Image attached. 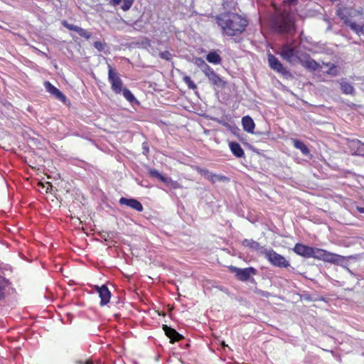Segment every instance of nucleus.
<instances>
[{"instance_id": "49530a36", "label": "nucleus", "mask_w": 364, "mask_h": 364, "mask_svg": "<svg viewBox=\"0 0 364 364\" xmlns=\"http://www.w3.org/2000/svg\"><path fill=\"white\" fill-rule=\"evenodd\" d=\"M355 43H360L359 42H358L357 41H354Z\"/></svg>"}, {"instance_id": "6ab92c4d", "label": "nucleus", "mask_w": 364, "mask_h": 364, "mask_svg": "<svg viewBox=\"0 0 364 364\" xmlns=\"http://www.w3.org/2000/svg\"><path fill=\"white\" fill-rule=\"evenodd\" d=\"M292 143L294 146L299 149L304 155L307 156L310 154L309 149L302 141L298 139H292Z\"/></svg>"}, {"instance_id": "4468645a", "label": "nucleus", "mask_w": 364, "mask_h": 364, "mask_svg": "<svg viewBox=\"0 0 364 364\" xmlns=\"http://www.w3.org/2000/svg\"><path fill=\"white\" fill-rule=\"evenodd\" d=\"M311 247L301 243H296L293 248L296 255L306 258L311 257Z\"/></svg>"}, {"instance_id": "58836bf2", "label": "nucleus", "mask_w": 364, "mask_h": 364, "mask_svg": "<svg viewBox=\"0 0 364 364\" xmlns=\"http://www.w3.org/2000/svg\"><path fill=\"white\" fill-rule=\"evenodd\" d=\"M46 184H47V187H46V193H48V192L49 187H50V188H52V185H51V183H49V182H47V183H46Z\"/></svg>"}, {"instance_id": "f704fd0d", "label": "nucleus", "mask_w": 364, "mask_h": 364, "mask_svg": "<svg viewBox=\"0 0 364 364\" xmlns=\"http://www.w3.org/2000/svg\"><path fill=\"white\" fill-rule=\"evenodd\" d=\"M217 73L212 68L209 72H208L205 75L208 79V81H210L211 79L215 77Z\"/></svg>"}, {"instance_id": "c03bdc74", "label": "nucleus", "mask_w": 364, "mask_h": 364, "mask_svg": "<svg viewBox=\"0 0 364 364\" xmlns=\"http://www.w3.org/2000/svg\"><path fill=\"white\" fill-rule=\"evenodd\" d=\"M282 46H291V45H290V44H289L288 43H284Z\"/></svg>"}, {"instance_id": "20e7f679", "label": "nucleus", "mask_w": 364, "mask_h": 364, "mask_svg": "<svg viewBox=\"0 0 364 364\" xmlns=\"http://www.w3.org/2000/svg\"><path fill=\"white\" fill-rule=\"evenodd\" d=\"M299 47H282L281 56L287 62L292 64H303L308 61L309 55L299 50Z\"/></svg>"}, {"instance_id": "c756f323", "label": "nucleus", "mask_w": 364, "mask_h": 364, "mask_svg": "<svg viewBox=\"0 0 364 364\" xmlns=\"http://www.w3.org/2000/svg\"><path fill=\"white\" fill-rule=\"evenodd\" d=\"M62 24L63 25V26L67 28L68 30L75 31V33L79 27L78 26H76V25H74L72 23H69L67 21H63L62 22Z\"/></svg>"}, {"instance_id": "f3484780", "label": "nucleus", "mask_w": 364, "mask_h": 364, "mask_svg": "<svg viewBox=\"0 0 364 364\" xmlns=\"http://www.w3.org/2000/svg\"><path fill=\"white\" fill-rule=\"evenodd\" d=\"M230 149L233 154L237 158H242L245 156V152L240 144L235 141H232L229 144Z\"/></svg>"}, {"instance_id": "5701e85b", "label": "nucleus", "mask_w": 364, "mask_h": 364, "mask_svg": "<svg viewBox=\"0 0 364 364\" xmlns=\"http://www.w3.org/2000/svg\"><path fill=\"white\" fill-rule=\"evenodd\" d=\"M213 85L217 86L218 87L224 88L227 85V82L224 80L219 75L216 74L210 81H209Z\"/></svg>"}, {"instance_id": "cd10ccee", "label": "nucleus", "mask_w": 364, "mask_h": 364, "mask_svg": "<svg viewBox=\"0 0 364 364\" xmlns=\"http://www.w3.org/2000/svg\"><path fill=\"white\" fill-rule=\"evenodd\" d=\"M6 289V282L4 279L0 276V299L4 298V291Z\"/></svg>"}, {"instance_id": "0eeeda50", "label": "nucleus", "mask_w": 364, "mask_h": 364, "mask_svg": "<svg viewBox=\"0 0 364 364\" xmlns=\"http://www.w3.org/2000/svg\"><path fill=\"white\" fill-rule=\"evenodd\" d=\"M229 269L231 272L235 273L237 279L242 282H245L250 279L252 275L257 273V270L252 267L241 269L237 267L230 266Z\"/></svg>"}, {"instance_id": "423d86ee", "label": "nucleus", "mask_w": 364, "mask_h": 364, "mask_svg": "<svg viewBox=\"0 0 364 364\" xmlns=\"http://www.w3.org/2000/svg\"><path fill=\"white\" fill-rule=\"evenodd\" d=\"M262 253L273 266L280 268H287L290 266L289 261L284 256L276 252L273 249L265 250Z\"/></svg>"}, {"instance_id": "de8ad7c7", "label": "nucleus", "mask_w": 364, "mask_h": 364, "mask_svg": "<svg viewBox=\"0 0 364 364\" xmlns=\"http://www.w3.org/2000/svg\"><path fill=\"white\" fill-rule=\"evenodd\" d=\"M222 345H223V346H225V343H224V342H223V343H222Z\"/></svg>"}, {"instance_id": "1a4fd4ad", "label": "nucleus", "mask_w": 364, "mask_h": 364, "mask_svg": "<svg viewBox=\"0 0 364 364\" xmlns=\"http://www.w3.org/2000/svg\"><path fill=\"white\" fill-rule=\"evenodd\" d=\"M196 170L198 173L203 175L206 179L210 181L211 183H215L217 181H223L227 180V177L225 176L217 175L215 173H210L208 169L203 168L200 167H196Z\"/></svg>"}, {"instance_id": "e433bc0d", "label": "nucleus", "mask_w": 364, "mask_h": 364, "mask_svg": "<svg viewBox=\"0 0 364 364\" xmlns=\"http://www.w3.org/2000/svg\"><path fill=\"white\" fill-rule=\"evenodd\" d=\"M205 63L204 60H203L201 58H198L196 60V64L198 65V67H200L202 65V63Z\"/></svg>"}, {"instance_id": "79ce46f5", "label": "nucleus", "mask_w": 364, "mask_h": 364, "mask_svg": "<svg viewBox=\"0 0 364 364\" xmlns=\"http://www.w3.org/2000/svg\"><path fill=\"white\" fill-rule=\"evenodd\" d=\"M288 3L291 4H295L297 0H287Z\"/></svg>"}, {"instance_id": "b1692460", "label": "nucleus", "mask_w": 364, "mask_h": 364, "mask_svg": "<svg viewBox=\"0 0 364 364\" xmlns=\"http://www.w3.org/2000/svg\"><path fill=\"white\" fill-rule=\"evenodd\" d=\"M114 6L119 5L122 1L123 2L121 8L124 11L129 10L133 4L134 0H111Z\"/></svg>"}, {"instance_id": "a211bd4d", "label": "nucleus", "mask_w": 364, "mask_h": 364, "mask_svg": "<svg viewBox=\"0 0 364 364\" xmlns=\"http://www.w3.org/2000/svg\"><path fill=\"white\" fill-rule=\"evenodd\" d=\"M341 259H342L341 256L326 250L325 253H324V257H323V261L329 262V263H332V264H337L339 262H341Z\"/></svg>"}, {"instance_id": "dca6fc26", "label": "nucleus", "mask_w": 364, "mask_h": 364, "mask_svg": "<svg viewBox=\"0 0 364 364\" xmlns=\"http://www.w3.org/2000/svg\"><path fill=\"white\" fill-rule=\"evenodd\" d=\"M242 124L245 131L253 133L255 124L250 116H245L242 119Z\"/></svg>"}, {"instance_id": "37998d69", "label": "nucleus", "mask_w": 364, "mask_h": 364, "mask_svg": "<svg viewBox=\"0 0 364 364\" xmlns=\"http://www.w3.org/2000/svg\"><path fill=\"white\" fill-rule=\"evenodd\" d=\"M38 186H39L44 187V185H43V183H41V182H39V183H38Z\"/></svg>"}, {"instance_id": "39448f33", "label": "nucleus", "mask_w": 364, "mask_h": 364, "mask_svg": "<svg viewBox=\"0 0 364 364\" xmlns=\"http://www.w3.org/2000/svg\"><path fill=\"white\" fill-rule=\"evenodd\" d=\"M272 27L275 31L281 34H291L294 30L293 21L288 15L284 14L274 18Z\"/></svg>"}, {"instance_id": "f257e3e1", "label": "nucleus", "mask_w": 364, "mask_h": 364, "mask_svg": "<svg viewBox=\"0 0 364 364\" xmlns=\"http://www.w3.org/2000/svg\"><path fill=\"white\" fill-rule=\"evenodd\" d=\"M337 15L352 32L364 43V15L357 9L348 6H341L337 10Z\"/></svg>"}, {"instance_id": "7ed1b4c3", "label": "nucleus", "mask_w": 364, "mask_h": 364, "mask_svg": "<svg viewBox=\"0 0 364 364\" xmlns=\"http://www.w3.org/2000/svg\"><path fill=\"white\" fill-rule=\"evenodd\" d=\"M108 81L112 92L115 95L122 94L131 104L139 103L132 92L124 86L119 73L109 64L108 65Z\"/></svg>"}, {"instance_id": "412c9836", "label": "nucleus", "mask_w": 364, "mask_h": 364, "mask_svg": "<svg viewBox=\"0 0 364 364\" xmlns=\"http://www.w3.org/2000/svg\"><path fill=\"white\" fill-rule=\"evenodd\" d=\"M242 244L244 247L256 251L260 250L263 248L258 242L252 239H245Z\"/></svg>"}, {"instance_id": "4c0bfd02", "label": "nucleus", "mask_w": 364, "mask_h": 364, "mask_svg": "<svg viewBox=\"0 0 364 364\" xmlns=\"http://www.w3.org/2000/svg\"><path fill=\"white\" fill-rule=\"evenodd\" d=\"M259 294L263 296V297H266V298H268L269 296H270V293L268 292V291H259Z\"/></svg>"}, {"instance_id": "2f4dec72", "label": "nucleus", "mask_w": 364, "mask_h": 364, "mask_svg": "<svg viewBox=\"0 0 364 364\" xmlns=\"http://www.w3.org/2000/svg\"><path fill=\"white\" fill-rule=\"evenodd\" d=\"M303 64H306L309 67L312 68L313 69H316L318 66V63L315 60L310 59L309 56L308 58V61L304 62Z\"/></svg>"}, {"instance_id": "f8f14e48", "label": "nucleus", "mask_w": 364, "mask_h": 364, "mask_svg": "<svg viewBox=\"0 0 364 364\" xmlns=\"http://www.w3.org/2000/svg\"><path fill=\"white\" fill-rule=\"evenodd\" d=\"M44 86L46 90L53 95L56 99L63 102L66 101L65 95L61 91H60V90L53 85L50 82L46 81L44 82Z\"/></svg>"}, {"instance_id": "72a5a7b5", "label": "nucleus", "mask_w": 364, "mask_h": 364, "mask_svg": "<svg viewBox=\"0 0 364 364\" xmlns=\"http://www.w3.org/2000/svg\"><path fill=\"white\" fill-rule=\"evenodd\" d=\"M200 69L203 72L204 75H205L208 72H209L212 68L208 65L206 63H202V65L200 67Z\"/></svg>"}, {"instance_id": "7c9ffc66", "label": "nucleus", "mask_w": 364, "mask_h": 364, "mask_svg": "<svg viewBox=\"0 0 364 364\" xmlns=\"http://www.w3.org/2000/svg\"><path fill=\"white\" fill-rule=\"evenodd\" d=\"M159 56L162 59H164V60H171V58H172L171 53L169 51H168V50H165V51L161 52L159 53Z\"/></svg>"}, {"instance_id": "9b49d317", "label": "nucleus", "mask_w": 364, "mask_h": 364, "mask_svg": "<svg viewBox=\"0 0 364 364\" xmlns=\"http://www.w3.org/2000/svg\"><path fill=\"white\" fill-rule=\"evenodd\" d=\"M163 330L164 331L166 336L170 339V342L171 343L183 339V336L181 334L178 333L174 328L168 326L167 325H163Z\"/></svg>"}, {"instance_id": "473e14b6", "label": "nucleus", "mask_w": 364, "mask_h": 364, "mask_svg": "<svg viewBox=\"0 0 364 364\" xmlns=\"http://www.w3.org/2000/svg\"><path fill=\"white\" fill-rule=\"evenodd\" d=\"M326 73L331 75L336 76L338 75V70L336 66L333 64L331 65L328 70L326 71Z\"/></svg>"}, {"instance_id": "a878e982", "label": "nucleus", "mask_w": 364, "mask_h": 364, "mask_svg": "<svg viewBox=\"0 0 364 364\" xmlns=\"http://www.w3.org/2000/svg\"><path fill=\"white\" fill-rule=\"evenodd\" d=\"M183 81L188 86V87L191 90H195L197 88L195 82L191 80V78L189 76H185L183 77Z\"/></svg>"}, {"instance_id": "f03ea898", "label": "nucleus", "mask_w": 364, "mask_h": 364, "mask_svg": "<svg viewBox=\"0 0 364 364\" xmlns=\"http://www.w3.org/2000/svg\"><path fill=\"white\" fill-rule=\"evenodd\" d=\"M218 23L228 36L241 33L247 25V21L236 14H228L218 18Z\"/></svg>"}, {"instance_id": "aec40b11", "label": "nucleus", "mask_w": 364, "mask_h": 364, "mask_svg": "<svg viewBox=\"0 0 364 364\" xmlns=\"http://www.w3.org/2000/svg\"><path fill=\"white\" fill-rule=\"evenodd\" d=\"M341 92L345 95H354L355 92L353 86L342 80L340 82Z\"/></svg>"}, {"instance_id": "a18cd8bd", "label": "nucleus", "mask_w": 364, "mask_h": 364, "mask_svg": "<svg viewBox=\"0 0 364 364\" xmlns=\"http://www.w3.org/2000/svg\"><path fill=\"white\" fill-rule=\"evenodd\" d=\"M99 48V50H102L103 47L102 46H100V47H98Z\"/></svg>"}, {"instance_id": "ea45409f", "label": "nucleus", "mask_w": 364, "mask_h": 364, "mask_svg": "<svg viewBox=\"0 0 364 364\" xmlns=\"http://www.w3.org/2000/svg\"><path fill=\"white\" fill-rule=\"evenodd\" d=\"M357 210L358 212H360L361 213H364V208L357 207Z\"/></svg>"}, {"instance_id": "4be33fe9", "label": "nucleus", "mask_w": 364, "mask_h": 364, "mask_svg": "<svg viewBox=\"0 0 364 364\" xmlns=\"http://www.w3.org/2000/svg\"><path fill=\"white\" fill-rule=\"evenodd\" d=\"M206 60L210 63L218 65L220 64L222 61V58L220 55L216 53L215 51H210L208 54L206 55Z\"/></svg>"}, {"instance_id": "ddd939ff", "label": "nucleus", "mask_w": 364, "mask_h": 364, "mask_svg": "<svg viewBox=\"0 0 364 364\" xmlns=\"http://www.w3.org/2000/svg\"><path fill=\"white\" fill-rule=\"evenodd\" d=\"M119 202L121 205H127L138 212H141L144 210L142 204L134 198H127L122 197L119 199Z\"/></svg>"}, {"instance_id": "c85d7f7f", "label": "nucleus", "mask_w": 364, "mask_h": 364, "mask_svg": "<svg viewBox=\"0 0 364 364\" xmlns=\"http://www.w3.org/2000/svg\"><path fill=\"white\" fill-rule=\"evenodd\" d=\"M348 146L353 149L355 148H359L361 145V142L358 139H351L348 141Z\"/></svg>"}, {"instance_id": "9d476101", "label": "nucleus", "mask_w": 364, "mask_h": 364, "mask_svg": "<svg viewBox=\"0 0 364 364\" xmlns=\"http://www.w3.org/2000/svg\"><path fill=\"white\" fill-rule=\"evenodd\" d=\"M95 289L100 297V305L102 306L107 304L111 297V292L107 287L106 285L96 286Z\"/></svg>"}, {"instance_id": "6e6552de", "label": "nucleus", "mask_w": 364, "mask_h": 364, "mask_svg": "<svg viewBox=\"0 0 364 364\" xmlns=\"http://www.w3.org/2000/svg\"><path fill=\"white\" fill-rule=\"evenodd\" d=\"M268 63L271 69L280 73L284 77H287L291 75L290 72L283 66L281 62L270 53H268Z\"/></svg>"}, {"instance_id": "2eb2a0df", "label": "nucleus", "mask_w": 364, "mask_h": 364, "mask_svg": "<svg viewBox=\"0 0 364 364\" xmlns=\"http://www.w3.org/2000/svg\"><path fill=\"white\" fill-rule=\"evenodd\" d=\"M76 33L87 40H91L93 46H102V43L99 41L95 36H92L90 32L82 28L81 27H78Z\"/></svg>"}, {"instance_id": "c9c22d12", "label": "nucleus", "mask_w": 364, "mask_h": 364, "mask_svg": "<svg viewBox=\"0 0 364 364\" xmlns=\"http://www.w3.org/2000/svg\"><path fill=\"white\" fill-rule=\"evenodd\" d=\"M305 42H306V43H310V42L308 41L307 38H306V37H304V36H303V34H301V36H300V43H299V44H300V45H299V46H301V45H302L303 43H304Z\"/></svg>"}, {"instance_id": "a19ab883", "label": "nucleus", "mask_w": 364, "mask_h": 364, "mask_svg": "<svg viewBox=\"0 0 364 364\" xmlns=\"http://www.w3.org/2000/svg\"><path fill=\"white\" fill-rule=\"evenodd\" d=\"M85 364H94L92 360H87Z\"/></svg>"}, {"instance_id": "393cba45", "label": "nucleus", "mask_w": 364, "mask_h": 364, "mask_svg": "<svg viewBox=\"0 0 364 364\" xmlns=\"http://www.w3.org/2000/svg\"><path fill=\"white\" fill-rule=\"evenodd\" d=\"M325 251L323 249L312 247L311 257L323 261Z\"/></svg>"}, {"instance_id": "bb28decb", "label": "nucleus", "mask_w": 364, "mask_h": 364, "mask_svg": "<svg viewBox=\"0 0 364 364\" xmlns=\"http://www.w3.org/2000/svg\"><path fill=\"white\" fill-rule=\"evenodd\" d=\"M149 174L151 176L156 178L159 179L160 181L165 182L166 178L164 176H162L157 170L156 169H151L149 171Z\"/></svg>"}]
</instances>
